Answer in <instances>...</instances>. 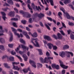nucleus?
Segmentation results:
<instances>
[{"label":"nucleus","instance_id":"57","mask_svg":"<svg viewBox=\"0 0 74 74\" xmlns=\"http://www.w3.org/2000/svg\"><path fill=\"white\" fill-rule=\"evenodd\" d=\"M21 22L23 24H26V20H22L21 21Z\"/></svg>","mask_w":74,"mask_h":74},{"label":"nucleus","instance_id":"48","mask_svg":"<svg viewBox=\"0 0 74 74\" xmlns=\"http://www.w3.org/2000/svg\"><path fill=\"white\" fill-rule=\"evenodd\" d=\"M66 73V70L63 69L62 71L61 74H65Z\"/></svg>","mask_w":74,"mask_h":74},{"label":"nucleus","instance_id":"55","mask_svg":"<svg viewBox=\"0 0 74 74\" xmlns=\"http://www.w3.org/2000/svg\"><path fill=\"white\" fill-rule=\"evenodd\" d=\"M47 14L48 15H49V16H50V15H51L52 14V12H51V11H50L49 12H47Z\"/></svg>","mask_w":74,"mask_h":74},{"label":"nucleus","instance_id":"9","mask_svg":"<svg viewBox=\"0 0 74 74\" xmlns=\"http://www.w3.org/2000/svg\"><path fill=\"white\" fill-rule=\"evenodd\" d=\"M51 66L53 69H56V70H59L60 67L59 65H56L55 64H51Z\"/></svg>","mask_w":74,"mask_h":74},{"label":"nucleus","instance_id":"3","mask_svg":"<svg viewBox=\"0 0 74 74\" xmlns=\"http://www.w3.org/2000/svg\"><path fill=\"white\" fill-rule=\"evenodd\" d=\"M20 14H22L23 17H26V18H30L31 14L29 13L24 12L23 10H20Z\"/></svg>","mask_w":74,"mask_h":74},{"label":"nucleus","instance_id":"28","mask_svg":"<svg viewBox=\"0 0 74 74\" xmlns=\"http://www.w3.org/2000/svg\"><path fill=\"white\" fill-rule=\"evenodd\" d=\"M64 3L65 4H69L70 3V0H65L64 1Z\"/></svg>","mask_w":74,"mask_h":74},{"label":"nucleus","instance_id":"33","mask_svg":"<svg viewBox=\"0 0 74 74\" xmlns=\"http://www.w3.org/2000/svg\"><path fill=\"white\" fill-rule=\"evenodd\" d=\"M20 42H21V43H23L24 44H25V41L22 39H20Z\"/></svg>","mask_w":74,"mask_h":74},{"label":"nucleus","instance_id":"13","mask_svg":"<svg viewBox=\"0 0 74 74\" xmlns=\"http://www.w3.org/2000/svg\"><path fill=\"white\" fill-rule=\"evenodd\" d=\"M1 13L2 15V18L3 19L4 21H5V19H7V17H6V16H5V15H6L5 13L3 12H1Z\"/></svg>","mask_w":74,"mask_h":74},{"label":"nucleus","instance_id":"24","mask_svg":"<svg viewBox=\"0 0 74 74\" xmlns=\"http://www.w3.org/2000/svg\"><path fill=\"white\" fill-rule=\"evenodd\" d=\"M0 42L2 44H4L5 42V40L4 39L1 38H0Z\"/></svg>","mask_w":74,"mask_h":74},{"label":"nucleus","instance_id":"37","mask_svg":"<svg viewBox=\"0 0 74 74\" xmlns=\"http://www.w3.org/2000/svg\"><path fill=\"white\" fill-rule=\"evenodd\" d=\"M36 10L39 11V10H40V11L41 10V9L40 8V7L38 6V7L36 6Z\"/></svg>","mask_w":74,"mask_h":74},{"label":"nucleus","instance_id":"36","mask_svg":"<svg viewBox=\"0 0 74 74\" xmlns=\"http://www.w3.org/2000/svg\"><path fill=\"white\" fill-rule=\"evenodd\" d=\"M37 65L38 67H40V68H41V67H42V65L40 63H37Z\"/></svg>","mask_w":74,"mask_h":74},{"label":"nucleus","instance_id":"47","mask_svg":"<svg viewBox=\"0 0 74 74\" xmlns=\"http://www.w3.org/2000/svg\"><path fill=\"white\" fill-rule=\"evenodd\" d=\"M9 9V8H3L2 10L4 11H7V10H8Z\"/></svg>","mask_w":74,"mask_h":74},{"label":"nucleus","instance_id":"46","mask_svg":"<svg viewBox=\"0 0 74 74\" xmlns=\"http://www.w3.org/2000/svg\"><path fill=\"white\" fill-rule=\"evenodd\" d=\"M13 45H14L13 44H8V46L10 48H12L13 47Z\"/></svg>","mask_w":74,"mask_h":74},{"label":"nucleus","instance_id":"22","mask_svg":"<svg viewBox=\"0 0 74 74\" xmlns=\"http://www.w3.org/2000/svg\"><path fill=\"white\" fill-rule=\"evenodd\" d=\"M69 46L67 45H64L63 47V49L64 50L67 49H69Z\"/></svg>","mask_w":74,"mask_h":74},{"label":"nucleus","instance_id":"7","mask_svg":"<svg viewBox=\"0 0 74 74\" xmlns=\"http://www.w3.org/2000/svg\"><path fill=\"white\" fill-rule=\"evenodd\" d=\"M14 1H16L21 2V3H23V1L21 0H13ZM7 2L9 4H11L12 5L14 4V2L12 0H7Z\"/></svg>","mask_w":74,"mask_h":74},{"label":"nucleus","instance_id":"2","mask_svg":"<svg viewBox=\"0 0 74 74\" xmlns=\"http://www.w3.org/2000/svg\"><path fill=\"white\" fill-rule=\"evenodd\" d=\"M53 57H48L47 58V57H45V60L44 61L43 60V58H40V61L42 63H48V62H47V60H49V61L50 62V64H51V60L50 59L53 60Z\"/></svg>","mask_w":74,"mask_h":74},{"label":"nucleus","instance_id":"34","mask_svg":"<svg viewBox=\"0 0 74 74\" xmlns=\"http://www.w3.org/2000/svg\"><path fill=\"white\" fill-rule=\"evenodd\" d=\"M0 49L2 51H4V47L3 45H0Z\"/></svg>","mask_w":74,"mask_h":74},{"label":"nucleus","instance_id":"12","mask_svg":"<svg viewBox=\"0 0 74 74\" xmlns=\"http://www.w3.org/2000/svg\"><path fill=\"white\" fill-rule=\"evenodd\" d=\"M29 63L30 64H32L33 67H34V68H36V62H35L33 61L30 60Z\"/></svg>","mask_w":74,"mask_h":74},{"label":"nucleus","instance_id":"49","mask_svg":"<svg viewBox=\"0 0 74 74\" xmlns=\"http://www.w3.org/2000/svg\"><path fill=\"white\" fill-rule=\"evenodd\" d=\"M22 33L24 34L25 36H26L27 34V32H25V31H23Z\"/></svg>","mask_w":74,"mask_h":74},{"label":"nucleus","instance_id":"20","mask_svg":"<svg viewBox=\"0 0 74 74\" xmlns=\"http://www.w3.org/2000/svg\"><path fill=\"white\" fill-rule=\"evenodd\" d=\"M28 70L30 71V68H28L27 69H24L23 70V71L24 73H26L28 72Z\"/></svg>","mask_w":74,"mask_h":74},{"label":"nucleus","instance_id":"23","mask_svg":"<svg viewBox=\"0 0 74 74\" xmlns=\"http://www.w3.org/2000/svg\"><path fill=\"white\" fill-rule=\"evenodd\" d=\"M37 50L39 52V54L40 55H43V53H42V50L41 49H38Z\"/></svg>","mask_w":74,"mask_h":74},{"label":"nucleus","instance_id":"17","mask_svg":"<svg viewBox=\"0 0 74 74\" xmlns=\"http://www.w3.org/2000/svg\"><path fill=\"white\" fill-rule=\"evenodd\" d=\"M21 47L23 49V50L24 49H27V51H29V47H28L27 48V47L25 46H24V45H21Z\"/></svg>","mask_w":74,"mask_h":74},{"label":"nucleus","instance_id":"44","mask_svg":"<svg viewBox=\"0 0 74 74\" xmlns=\"http://www.w3.org/2000/svg\"><path fill=\"white\" fill-rule=\"evenodd\" d=\"M68 24L70 26H74V23L69 21V22Z\"/></svg>","mask_w":74,"mask_h":74},{"label":"nucleus","instance_id":"19","mask_svg":"<svg viewBox=\"0 0 74 74\" xmlns=\"http://www.w3.org/2000/svg\"><path fill=\"white\" fill-rule=\"evenodd\" d=\"M27 7L29 10H30L32 14L33 13V9H32V7L30 6V5H29V4H28L27 5Z\"/></svg>","mask_w":74,"mask_h":74},{"label":"nucleus","instance_id":"10","mask_svg":"<svg viewBox=\"0 0 74 74\" xmlns=\"http://www.w3.org/2000/svg\"><path fill=\"white\" fill-rule=\"evenodd\" d=\"M33 40H35V42L36 43V44H35L32 41V44L34 45L35 47H39V44H38V43L37 42V40H38V39L37 38H36L35 39H33Z\"/></svg>","mask_w":74,"mask_h":74},{"label":"nucleus","instance_id":"25","mask_svg":"<svg viewBox=\"0 0 74 74\" xmlns=\"http://www.w3.org/2000/svg\"><path fill=\"white\" fill-rule=\"evenodd\" d=\"M9 60L12 62H14L15 60H14V57H10L9 58Z\"/></svg>","mask_w":74,"mask_h":74},{"label":"nucleus","instance_id":"56","mask_svg":"<svg viewBox=\"0 0 74 74\" xmlns=\"http://www.w3.org/2000/svg\"><path fill=\"white\" fill-rule=\"evenodd\" d=\"M17 30L18 32H20L21 33H23V31H22V30L20 29H17Z\"/></svg>","mask_w":74,"mask_h":74},{"label":"nucleus","instance_id":"54","mask_svg":"<svg viewBox=\"0 0 74 74\" xmlns=\"http://www.w3.org/2000/svg\"><path fill=\"white\" fill-rule=\"evenodd\" d=\"M62 24L63 27H64V28H66V26L65 24H64V23L62 22Z\"/></svg>","mask_w":74,"mask_h":74},{"label":"nucleus","instance_id":"4","mask_svg":"<svg viewBox=\"0 0 74 74\" xmlns=\"http://www.w3.org/2000/svg\"><path fill=\"white\" fill-rule=\"evenodd\" d=\"M47 45L49 47V48L50 49H52V47H53V50H56L58 49V47H57L56 46H53V44H52L51 43H48L47 44Z\"/></svg>","mask_w":74,"mask_h":74},{"label":"nucleus","instance_id":"40","mask_svg":"<svg viewBox=\"0 0 74 74\" xmlns=\"http://www.w3.org/2000/svg\"><path fill=\"white\" fill-rule=\"evenodd\" d=\"M16 57L19 59L20 62H22V58H21V57L18 56L16 55Z\"/></svg>","mask_w":74,"mask_h":74},{"label":"nucleus","instance_id":"15","mask_svg":"<svg viewBox=\"0 0 74 74\" xmlns=\"http://www.w3.org/2000/svg\"><path fill=\"white\" fill-rule=\"evenodd\" d=\"M44 39H47V41H52V39H51V37L49 36H44Z\"/></svg>","mask_w":74,"mask_h":74},{"label":"nucleus","instance_id":"64","mask_svg":"<svg viewBox=\"0 0 74 74\" xmlns=\"http://www.w3.org/2000/svg\"><path fill=\"white\" fill-rule=\"evenodd\" d=\"M68 34H70L71 33V30H69L67 31Z\"/></svg>","mask_w":74,"mask_h":74},{"label":"nucleus","instance_id":"52","mask_svg":"<svg viewBox=\"0 0 74 74\" xmlns=\"http://www.w3.org/2000/svg\"><path fill=\"white\" fill-rule=\"evenodd\" d=\"M31 6L32 7L33 9H35V5L34 4L32 3V4Z\"/></svg>","mask_w":74,"mask_h":74},{"label":"nucleus","instance_id":"42","mask_svg":"<svg viewBox=\"0 0 74 74\" xmlns=\"http://www.w3.org/2000/svg\"><path fill=\"white\" fill-rule=\"evenodd\" d=\"M59 62L60 63V66H61V67H62L61 66L64 65L63 62L61 60H59Z\"/></svg>","mask_w":74,"mask_h":74},{"label":"nucleus","instance_id":"50","mask_svg":"<svg viewBox=\"0 0 74 74\" xmlns=\"http://www.w3.org/2000/svg\"><path fill=\"white\" fill-rule=\"evenodd\" d=\"M12 25L14 27H18V26H17V25H16L15 23H13L12 24Z\"/></svg>","mask_w":74,"mask_h":74},{"label":"nucleus","instance_id":"18","mask_svg":"<svg viewBox=\"0 0 74 74\" xmlns=\"http://www.w3.org/2000/svg\"><path fill=\"white\" fill-rule=\"evenodd\" d=\"M23 57L24 59V60L25 61H27V59H28V57L26 55V54H24L23 55Z\"/></svg>","mask_w":74,"mask_h":74},{"label":"nucleus","instance_id":"5","mask_svg":"<svg viewBox=\"0 0 74 74\" xmlns=\"http://www.w3.org/2000/svg\"><path fill=\"white\" fill-rule=\"evenodd\" d=\"M12 64L13 66V69L14 70H17L18 71H19V70H20V68H18V66H15V64H16V65H17V64H19V62H18V63L15 62H12Z\"/></svg>","mask_w":74,"mask_h":74},{"label":"nucleus","instance_id":"43","mask_svg":"<svg viewBox=\"0 0 74 74\" xmlns=\"http://www.w3.org/2000/svg\"><path fill=\"white\" fill-rule=\"evenodd\" d=\"M45 25L46 26V27L47 29H48V30H50V27H49V26H48V25H47V24H45Z\"/></svg>","mask_w":74,"mask_h":74},{"label":"nucleus","instance_id":"63","mask_svg":"<svg viewBox=\"0 0 74 74\" xmlns=\"http://www.w3.org/2000/svg\"><path fill=\"white\" fill-rule=\"evenodd\" d=\"M40 25L41 27H44V25H43V24H42V23L41 22H40Z\"/></svg>","mask_w":74,"mask_h":74},{"label":"nucleus","instance_id":"30","mask_svg":"<svg viewBox=\"0 0 74 74\" xmlns=\"http://www.w3.org/2000/svg\"><path fill=\"white\" fill-rule=\"evenodd\" d=\"M70 37L71 39L73 40H74V35L73 34H71L70 35Z\"/></svg>","mask_w":74,"mask_h":74},{"label":"nucleus","instance_id":"45","mask_svg":"<svg viewBox=\"0 0 74 74\" xmlns=\"http://www.w3.org/2000/svg\"><path fill=\"white\" fill-rule=\"evenodd\" d=\"M47 18L48 20V21H50L51 22H52V20H52V18L51 17H47Z\"/></svg>","mask_w":74,"mask_h":74},{"label":"nucleus","instance_id":"51","mask_svg":"<svg viewBox=\"0 0 74 74\" xmlns=\"http://www.w3.org/2000/svg\"><path fill=\"white\" fill-rule=\"evenodd\" d=\"M3 6H4V7L5 6H7V7H8L9 6H10V5L6 3V2H5L4 3V4L3 5Z\"/></svg>","mask_w":74,"mask_h":74},{"label":"nucleus","instance_id":"21","mask_svg":"<svg viewBox=\"0 0 74 74\" xmlns=\"http://www.w3.org/2000/svg\"><path fill=\"white\" fill-rule=\"evenodd\" d=\"M32 36L33 37H34V38H36L38 36V35H37V34L36 32L34 33L32 35Z\"/></svg>","mask_w":74,"mask_h":74},{"label":"nucleus","instance_id":"29","mask_svg":"<svg viewBox=\"0 0 74 74\" xmlns=\"http://www.w3.org/2000/svg\"><path fill=\"white\" fill-rule=\"evenodd\" d=\"M3 65H4L5 67H6L7 69H9L10 68V66H8V64L7 63H5L3 64Z\"/></svg>","mask_w":74,"mask_h":74},{"label":"nucleus","instance_id":"26","mask_svg":"<svg viewBox=\"0 0 74 74\" xmlns=\"http://www.w3.org/2000/svg\"><path fill=\"white\" fill-rule=\"evenodd\" d=\"M65 52L67 54H70V55H71V56L72 57H73V56H74V54H73V53L72 52H69V51H66Z\"/></svg>","mask_w":74,"mask_h":74},{"label":"nucleus","instance_id":"59","mask_svg":"<svg viewBox=\"0 0 74 74\" xmlns=\"http://www.w3.org/2000/svg\"><path fill=\"white\" fill-rule=\"evenodd\" d=\"M60 32L63 35V36H65V34L64 33V32L63 31H60Z\"/></svg>","mask_w":74,"mask_h":74},{"label":"nucleus","instance_id":"1","mask_svg":"<svg viewBox=\"0 0 74 74\" xmlns=\"http://www.w3.org/2000/svg\"><path fill=\"white\" fill-rule=\"evenodd\" d=\"M60 10H61V11H62V12H63L64 14H66V18L67 19H72V20H73V21H74V17L73 16H70L69 13H68V12H65V10H64V8L63 7L61 8H60Z\"/></svg>","mask_w":74,"mask_h":74},{"label":"nucleus","instance_id":"16","mask_svg":"<svg viewBox=\"0 0 74 74\" xmlns=\"http://www.w3.org/2000/svg\"><path fill=\"white\" fill-rule=\"evenodd\" d=\"M44 16H45L44 14L42 13H40V14L38 15V17H39V18H40V19H41L42 18H43V17Z\"/></svg>","mask_w":74,"mask_h":74},{"label":"nucleus","instance_id":"53","mask_svg":"<svg viewBox=\"0 0 74 74\" xmlns=\"http://www.w3.org/2000/svg\"><path fill=\"white\" fill-rule=\"evenodd\" d=\"M11 53L12 55H15L16 54V53L15 52H14V51H11Z\"/></svg>","mask_w":74,"mask_h":74},{"label":"nucleus","instance_id":"35","mask_svg":"<svg viewBox=\"0 0 74 74\" xmlns=\"http://www.w3.org/2000/svg\"><path fill=\"white\" fill-rule=\"evenodd\" d=\"M20 48H21V45H19L18 47H17V49H15L16 52H18V51H19V50L20 49Z\"/></svg>","mask_w":74,"mask_h":74},{"label":"nucleus","instance_id":"6","mask_svg":"<svg viewBox=\"0 0 74 74\" xmlns=\"http://www.w3.org/2000/svg\"><path fill=\"white\" fill-rule=\"evenodd\" d=\"M57 36H58V38H57L56 37V36L55 34H53L52 35V37L54 38L56 40H58V39H62V35L60 34L59 33H58L57 34Z\"/></svg>","mask_w":74,"mask_h":74},{"label":"nucleus","instance_id":"38","mask_svg":"<svg viewBox=\"0 0 74 74\" xmlns=\"http://www.w3.org/2000/svg\"><path fill=\"white\" fill-rule=\"evenodd\" d=\"M11 21H18V19L16 18H12L11 19Z\"/></svg>","mask_w":74,"mask_h":74},{"label":"nucleus","instance_id":"27","mask_svg":"<svg viewBox=\"0 0 74 74\" xmlns=\"http://www.w3.org/2000/svg\"><path fill=\"white\" fill-rule=\"evenodd\" d=\"M61 67L64 69H67L68 68V66L63 65L61 66Z\"/></svg>","mask_w":74,"mask_h":74},{"label":"nucleus","instance_id":"41","mask_svg":"<svg viewBox=\"0 0 74 74\" xmlns=\"http://www.w3.org/2000/svg\"><path fill=\"white\" fill-rule=\"evenodd\" d=\"M50 3L51 5H52V6H53L54 5V3H53V0H51Z\"/></svg>","mask_w":74,"mask_h":74},{"label":"nucleus","instance_id":"32","mask_svg":"<svg viewBox=\"0 0 74 74\" xmlns=\"http://www.w3.org/2000/svg\"><path fill=\"white\" fill-rule=\"evenodd\" d=\"M12 40H13V36L12 35V34L11 33V35L9 40V41H12Z\"/></svg>","mask_w":74,"mask_h":74},{"label":"nucleus","instance_id":"39","mask_svg":"<svg viewBox=\"0 0 74 74\" xmlns=\"http://www.w3.org/2000/svg\"><path fill=\"white\" fill-rule=\"evenodd\" d=\"M7 58V59H8V56H7V55H5L3 56L2 58V59H5V58Z\"/></svg>","mask_w":74,"mask_h":74},{"label":"nucleus","instance_id":"61","mask_svg":"<svg viewBox=\"0 0 74 74\" xmlns=\"http://www.w3.org/2000/svg\"><path fill=\"white\" fill-rule=\"evenodd\" d=\"M25 37H26L27 38V39H30V36H29L27 34L25 36Z\"/></svg>","mask_w":74,"mask_h":74},{"label":"nucleus","instance_id":"58","mask_svg":"<svg viewBox=\"0 0 74 74\" xmlns=\"http://www.w3.org/2000/svg\"><path fill=\"white\" fill-rule=\"evenodd\" d=\"M32 19L31 18H30L29 19V22L30 23H32Z\"/></svg>","mask_w":74,"mask_h":74},{"label":"nucleus","instance_id":"62","mask_svg":"<svg viewBox=\"0 0 74 74\" xmlns=\"http://www.w3.org/2000/svg\"><path fill=\"white\" fill-rule=\"evenodd\" d=\"M18 52L19 53H20V54H21V55H22V54H23V53H24V51L22 52L21 51H18Z\"/></svg>","mask_w":74,"mask_h":74},{"label":"nucleus","instance_id":"31","mask_svg":"<svg viewBox=\"0 0 74 74\" xmlns=\"http://www.w3.org/2000/svg\"><path fill=\"white\" fill-rule=\"evenodd\" d=\"M68 5L69 7H70L71 8V9H72L73 10H74V6L73 5H72V4H71L69 3V4Z\"/></svg>","mask_w":74,"mask_h":74},{"label":"nucleus","instance_id":"8","mask_svg":"<svg viewBox=\"0 0 74 74\" xmlns=\"http://www.w3.org/2000/svg\"><path fill=\"white\" fill-rule=\"evenodd\" d=\"M12 31L14 32L15 35L17 36L18 37H19V38L21 37V36L20 35H19L18 33H16V32H17V30H16L13 27H12Z\"/></svg>","mask_w":74,"mask_h":74},{"label":"nucleus","instance_id":"60","mask_svg":"<svg viewBox=\"0 0 74 74\" xmlns=\"http://www.w3.org/2000/svg\"><path fill=\"white\" fill-rule=\"evenodd\" d=\"M44 1L45 3V5H46L47 7H48V6H49V5H48V4H47V3L45 1V0H44Z\"/></svg>","mask_w":74,"mask_h":74},{"label":"nucleus","instance_id":"11","mask_svg":"<svg viewBox=\"0 0 74 74\" xmlns=\"http://www.w3.org/2000/svg\"><path fill=\"white\" fill-rule=\"evenodd\" d=\"M66 55V53L64 51H62L59 53V55L62 58H64Z\"/></svg>","mask_w":74,"mask_h":74},{"label":"nucleus","instance_id":"14","mask_svg":"<svg viewBox=\"0 0 74 74\" xmlns=\"http://www.w3.org/2000/svg\"><path fill=\"white\" fill-rule=\"evenodd\" d=\"M15 12L14 11H11L8 14V15L9 16H12V17H14L15 16Z\"/></svg>","mask_w":74,"mask_h":74}]
</instances>
